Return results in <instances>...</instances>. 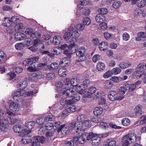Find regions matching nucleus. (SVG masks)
Here are the masks:
<instances>
[{
    "instance_id": "obj_11",
    "label": "nucleus",
    "mask_w": 146,
    "mask_h": 146,
    "mask_svg": "<svg viewBox=\"0 0 146 146\" xmlns=\"http://www.w3.org/2000/svg\"><path fill=\"white\" fill-rule=\"evenodd\" d=\"M84 133L86 135V141L90 140V141H91L92 140V139L96 137V136L97 135V134L94 133L92 132H87L86 130L84 131Z\"/></svg>"
},
{
    "instance_id": "obj_38",
    "label": "nucleus",
    "mask_w": 146,
    "mask_h": 146,
    "mask_svg": "<svg viewBox=\"0 0 146 146\" xmlns=\"http://www.w3.org/2000/svg\"><path fill=\"white\" fill-rule=\"evenodd\" d=\"M23 91L19 89L15 92H13V95L14 98L15 97H19L24 95L25 94L24 92H22Z\"/></svg>"
},
{
    "instance_id": "obj_46",
    "label": "nucleus",
    "mask_w": 146,
    "mask_h": 146,
    "mask_svg": "<svg viewBox=\"0 0 146 146\" xmlns=\"http://www.w3.org/2000/svg\"><path fill=\"white\" fill-rule=\"evenodd\" d=\"M58 64L56 62H52L49 65L50 70L57 69L58 68Z\"/></svg>"
},
{
    "instance_id": "obj_61",
    "label": "nucleus",
    "mask_w": 146,
    "mask_h": 146,
    "mask_svg": "<svg viewBox=\"0 0 146 146\" xmlns=\"http://www.w3.org/2000/svg\"><path fill=\"white\" fill-rule=\"evenodd\" d=\"M142 13V11L139 8H136L134 11V16H139Z\"/></svg>"
},
{
    "instance_id": "obj_9",
    "label": "nucleus",
    "mask_w": 146,
    "mask_h": 146,
    "mask_svg": "<svg viewBox=\"0 0 146 146\" xmlns=\"http://www.w3.org/2000/svg\"><path fill=\"white\" fill-rule=\"evenodd\" d=\"M53 124V129L54 130H56L58 132L62 130L64 131V130L65 129V124L60 125V123L59 121H54Z\"/></svg>"
},
{
    "instance_id": "obj_23",
    "label": "nucleus",
    "mask_w": 146,
    "mask_h": 146,
    "mask_svg": "<svg viewBox=\"0 0 146 146\" xmlns=\"http://www.w3.org/2000/svg\"><path fill=\"white\" fill-rule=\"evenodd\" d=\"M66 67H61L59 69L58 71V74L60 77H64L66 75Z\"/></svg>"
},
{
    "instance_id": "obj_21",
    "label": "nucleus",
    "mask_w": 146,
    "mask_h": 146,
    "mask_svg": "<svg viewBox=\"0 0 146 146\" xmlns=\"http://www.w3.org/2000/svg\"><path fill=\"white\" fill-rule=\"evenodd\" d=\"M13 130L15 132L17 133H20L22 135H23L24 133H23V129H21V126L19 125H15L14 126L13 128Z\"/></svg>"
},
{
    "instance_id": "obj_35",
    "label": "nucleus",
    "mask_w": 146,
    "mask_h": 146,
    "mask_svg": "<svg viewBox=\"0 0 146 146\" xmlns=\"http://www.w3.org/2000/svg\"><path fill=\"white\" fill-rule=\"evenodd\" d=\"M75 82H77V81L74 78L71 79L70 80V82L67 84L66 85V86L65 88H66L67 87H68L69 88H71V90H72V88L73 87L76 86H77V84H74V83Z\"/></svg>"
},
{
    "instance_id": "obj_36",
    "label": "nucleus",
    "mask_w": 146,
    "mask_h": 146,
    "mask_svg": "<svg viewBox=\"0 0 146 146\" xmlns=\"http://www.w3.org/2000/svg\"><path fill=\"white\" fill-rule=\"evenodd\" d=\"M43 76L41 72L35 71L33 75V77L35 79H38L42 78Z\"/></svg>"
},
{
    "instance_id": "obj_29",
    "label": "nucleus",
    "mask_w": 146,
    "mask_h": 146,
    "mask_svg": "<svg viewBox=\"0 0 146 146\" xmlns=\"http://www.w3.org/2000/svg\"><path fill=\"white\" fill-rule=\"evenodd\" d=\"M76 122L75 121H73L70 123L67 126L68 128L65 127V129L64 130L65 132L64 133H66V131L73 129L76 126Z\"/></svg>"
},
{
    "instance_id": "obj_52",
    "label": "nucleus",
    "mask_w": 146,
    "mask_h": 146,
    "mask_svg": "<svg viewBox=\"0 0 146 146\" xmlns=\"http://www.w3.org/2000/svg\"><path fill=\"white\" fill-rule=\"evenodd\" d=\"M15 46L16 49L19 50L23 49L24 47V44L21 42L16 44Z\"/></svg>"
},
{
    "instance_id": "obj_45",
    "label": "nucleus",
    "mask_w": 146,
    "mask_h": 146,
    "mask_svg": "<svg viewBox=\"0 0 146 146\" xmlns=\"http://www.w3.org/2000/svg\"><path fill=\"white\" fill-rule=\"evenodd\" d=\"M54 121H50L46 123L45 124L46 129L50 130L52 127L53 128Z\"/></svg>"
},
{
    "instance_id": "obj_53",
    "label": "nucleus",
    "mask_w": 146,
    "mask_h": 146,
    "mask_svg": "<svg viewBox=\"0 0 146 146\" xmlns=\"http://www.w3.org/2000/svg\"><path fill=\"white\" fill-rule=\"evenodd\" d=\"M146 4L144 0H139L137 2V5L139 7L142 8L144 7Z\"/></svg>"
},
{
    "instance_id": "obj_62",
    "label": "nucleus",
    "mask_w": 146,
    "mask_h": 146,
    "mask_svg": "<svg viewBox=\"0 0 146 146\" xmlns=\"http://www.w3.org/2000/svg\"><path fill=\"white\" fill-rule=\"evenodd\" d=\"M92 121L93 122L95 123H98L102 122V118L100 117H96L95 118H93L92 119Z\"/></svg>"
},
{
    "instance_id": "obj_7",
    "label": "nucleus",
    "mask_w": 146,
    "mask_h": 146,
    "mask_svg": "<svg viewBox=\"0 0 146 146\" xmlns=\"http://www.w3.org/2000/svg\"><path fill=\"white\" fill-rule=\"evenodd\" d=\"M35 124V123L34 121H29L26 123L25 126L27 128L22 131L24 133L23 135L25 136L30 133L31 130L34 127Z\"/></svg>"
},
{
    "instance_id": "obj_39",
    "label": "nucleus",
    "mask_w": 146,
    "mask_h": 146,
    "mask_svg": "<svg viewBox=\"0 0 146 146\" xmlns=\"http://www.w3.org/2000/svg\"><path fill=\"white\" fill-rule=\"evenodd\" d=\"M41 36V35L40 33L36 31L33 32L32 35H31V37L33 39L34 38H40Z\"/></svg>"
},
{
    "instance_id": "obj_55",
    "label": "nucleus",
    "mask_w": 146,
    "mask_h": 146,
    "mask_svg": "<svg viewBox=\"0 0 146 146\" xmlns=\"http://www.w3.org/2000/svg\"><path fill=\"white\" fill-rule=\"evenodd\" d=\"M24 40L25 44L28 46H30L33 43V41L30 38H25Z\"/></svg>"
},
{
    "instance_id": "obj_56",
    "label": "nucleus",
    "mask_w": 146,
    "mask_h": 146,
    "mask_svg": "<svg viewBox=\"0 0 146 146\" xmlns=\"http://www.w3.org/2000/svg\"><path fill=\"white\" fill-rule=\"evenodd\" d=\"M83 123L84 125L87 128H90L92 125L91 122L89 120H86Z\"/></svg>"
},
{
    "instance_id": "obj_60",
    "label": "nucleus",
    "mask_w": 146,
    "mask_h": 146,
    "mask_svg": "<svg viewBox=\"0 0 146 146\" xmlns=\"http://www.w3.org/2000/svg\"><path fill=\"white\" fill-rule=\"evenodd\" d=\"M55 77V75L53 73H49L46 74V78L48 80H52Z\"/></svg>"
},
{
    "instance_id": "obj_20",
    "label": "nucleus",
    "mask_w": 146,
    "mask_h": 146,
    "mask_svg": "<svg viewBox=\"0 0 146 146\" xmlns=\"http://www.w3.org/2000/svg\"><path fill=\"white\" fill-rule=\"evenodd\" d=\"M108 43L107 42L105 41H102L99 43V48L100 50L102 51H105L108 48Z\"/></svg>"
},
{
    "instance_id": "obj_30",
    "label": "nucleus",
    "mask_w": 146,
    "mask_h": 146,
    "mask_svg": "<svg viewBox=\"0 0 146 146\" xmlns=\"http://www.w3.org/2000/svg\"><path fill=\"white\" fill-rule=\"evenodd\" d=\"M62 38L60 36H55L53 39V42L56 45L60 44L62 42Z\"/></svg>"
},
{
    "instance_id": "obj_34",
    "label": "nucleus",
    "mask_w": 146,
    "mask_h": 146,
    "mask_svg": "<svg viewBox=\"0 0 146 146\" xmlns=\"http://www.w3.org/2000/svg\"><path fill=\"white\" fill-rule=\"evenodd\" d=\"M105 67V64L102 62H100L98 63L96 66L97 69L99 71H100L104 70Z\"/></svg>"
},
{
    "instance_id": "obj_13",
    "label": "nucleus",
    "mask_w": 146,
    "mask_h": 146,
    "mask_svg": "<svg viewBox=\"0 0 146 146\" xmlns=\"http://www.w3.org/2000/svg\"><path fill=\"white\" fill-rule=\"evenodd\" d=\"M19 105L18 104H16L14 102H11L10 104L9 108L12 111H17L19 110Z\"/></svg>"
},
{
    "instance_id": "obj_4",
    "label": "nucleus",
    "mask_w": 146,
    "mask_h": 146,
    "mask_svg": "<svg viewBox=\"0 0 146 146\" xmlns=\"http://www.w3.org/2000/svg\"><path fill=\"white\" fill-rule=\"evenodd\" d=\"M75 49H74L76 50V54L78 58L79 61H83L85 60L86 58L85 54L86 49L84 48L83 49L82 48L76 50Z\"/></svg>"
},
{
    "instance_id": "obj_8",
    "label": "nucleus",
    "mask_w": 146,
    "mask_h": 146,
    "mask_svg": "<svg viewBox=\"0 0 146 146\" xmlns=\"http://www.w3.org/2000/svg\"><path fill=\"white\" fill-rule=\"evenodd\" d=\"M74 38H72L70 40L69 42L70 43V44L69 46H68L66 44L62 45L60 47V48L63 50L68 49L69 50H73L74 49L76 48V45L74 43Z\"/></svg>"
},
{
    "instance_id": "obj_40",
    "label": "nucleus",
    "mask_w": 146,
    "mask_h": 146,
    "mask_svg": "<svg viewBox=\"0 0 146 146\" xmlns=\"http://www.w3.org/2000/svg\"><path fill=\"white\" fill-rule=\"evenodd\" d=\"M5 120L7 122L8 125V124H14L15 123L16 121L15 119L14 118L9 117L5 119Z\"/></svg>"
},
{
    "instance_id": "obj_42",
    "label": "nucleus",
    "mask_w": 146,
    "mask_h": 146,
    "mask_svg": "<svg viewBox=\"0 0 146 146\" xmlns=\"http://www.w3.org/2000/svg\"><path fill=\"white\" fill-rule=\"evenodd\" d=\"M90 82V81L88 79H86L83 81L82 84H81L82 86L84 87L83 88L86 90V89L88 87Z\"/></svg>"
},
{
    "instance_id": "obj_64",
    "label": "nucleus",
    "mask_w": 146,
    "mask_h": 146,
    "mask_svg": "<svg viewBox=\"0 0 146 146\" xmlns=\"http://www.w3.org/2000/svg\"><path fill=\"white\" fill-rule=\"evenodd\" d=\"M92 42L94 46H96L99 44V40L97 38L95 37L93 38Z\"/></svg>"
},
{
    "instance_id": "obj_43",
    "label": "nucleus",
    "mask_w": 146,
    "mask_h": 146,
    "mask_svg": "<svg viewBox=\"0 0 146 146\" xmlns=\"http://www.w3.org/2000/svg\"><path fill=\"white\" fill-rule=\"evenodd\" d=\"M106 143H107L110 146H116V142L115 141L112 139H107Z\"/></svg>"
},
{
    "instance_id": "obj_33",
    "label": "nucleus",
    "mask_w": 146,
    "mask_h": 146,
    "mask_svg": "<svg viewBox=\"0 0 146 146\" xmlns=\"http://www.w3.org/2000/svg\"><path fill=\"white\" fill-rule=\"evenodd\" d=\"M125 87H126V88H127V90H129L130 91H133L136 88L135 85L133 84H129L126 83H125Z\"/></svg>"
},
{
    "instance_id": "obj_24",
    "label": "nucleus",
    "mask_w": 146,
    "mask_h": 146,
    "mask_svg": "<svg viewBox=\"0 0 146 146\" xmlns=\"http://www.w3.org/2000/svg\"><path fill=\"white\" fill-rule=\"evenodd\" d=\"M125 85V83L123 84V86H121L120 87L119 89V93H118L119 94V96H122L123 98H124V96H123L125 93V92L127 90V88H126Z\"/></svg>"
},
{
    "instance_id": "obj_3",
    "label": "nucleus",
    "mask_w": 146,
    "mask_h": 146,
    "mask_svg": "<svg viewBox=\"0 0 146 146\" xmlns=\"http://www.w3.org/2000/svg\"><path fill=\"white\" fill-rule=\"evenodd\" d=\"M38 56H34L27 58L23 61V64L25 66H30L31 65L35 66V63H38Z\"/></svg>"
},
{
    "instance_id": "obj_44",
    "label": "nucleus",
    "mask_w": 146,
    "mask_h": 146,
    "mask_svg": "<svg viewBox=\"0 0 146 146\" xmlns=\"http://www.w3.org/2000/svg\"><path fill=\"white\" fill-rule=\"evenodd\" d=\"M86 116L84 114H82L79 115L77 117V120L78 122H83L86 118Z\"/></svg>"
},
{
    "instance_id": "obj_25",
    "label": "nucleus",
    "mask_w": 146,
    "mask_h": 146,
    "mask_svg": "<svg viewBox=\"0 0 146 146\" xmlns=\"http://www.w3.org/2000/svg\"><path fill=\"white\" fill-rule=\"evenodd\" d=\"M103 108L100 107L96 108L93 111L94 114L96 116H99L103 113Z\"/></svg>"
},
{
    "instance_id": "obj_51",
    "label": "nucleus",
    "mask_w": 146,
    "mask_h": 146,
    "mask_svg": "<svg viewBox=\"0 0 146 146\" xmlns=\"http://www.w3.org/2000/svg\"><path fill=\"white\" fill-rule=\"evenodd\" d=\"M91 22V20L89 17H87L83 19V23L85 25H89Z\"/></svg>"
},
{
    "instance_id": "obj_59",
    "label": "nucleus",
    "mask_w": 146,
    "mask_h": 146,
    "mask_svg": "<svg viewBox=\"0 0 146 146\" xmlns=\"http://www.w3.org/2000/svg\"><path fill=\"white\" fill-rule=\"evenodd\" d=\"M121 3L119 1L114 2L112 5L113 7L115 9H117L120 7Z\"/></svg>"
},
{
    "instance_id": "obj_12",
    "label": "nucleus",
    "mask_w": 146,
    "mask_h": 146,
    "mask_svg": "<svg viewBox=\"0 0 146 146\" xmlns=\"http://www.w3.org/2000/svg\"><path fill=\"white\" fill-rule=\"evenodd\" d=\"M134 109L135 112L134 115H133V117H137L139 116V117H140V115H141L142 113L141 111V108L140 107V105H138L135 107V108Z\"/></svg>"
},
{
    "instance_id": "obj_27",
    "label": "nucleus",
    "mask_w": 146,
    "mask_h": 146,
    "mask_svg": "<svg viewBox=\"0 0 146 146\" xmlns=\"http://www.w3.org/2000/svg\"><path fill=\"white\" fill-rule=\"evenodd\" d=\"M28 85L27 82L25 81H22L20 82L17 85L19 88H20V90L23 91V89L26 88Z\"/></svg>"
},
{
    "instance_id": "obj_1",
    "label": "nucleus",
    "mask_w": 146,
    "mask_h": 146,
    "mask_svg": "<svg viewBox=\"0 0 146 146\" xmlns=\"http://www.w3.org/2000/svg\"><path fill=\"white\" fill-rule=\"evenodd\" d=\"M61 92L63 97L65 98L72 97L75 101V102L80 99V97L79 95L78 94H75V92L71 90V88L68 87L61 89Z\"/></svg>"
},
{
    "instance_id": "obj_14",
    "label": "nucleus",
    "mask_w": 146,
    "mask_h": 146,
    "mask_svg": "<svg viewBox=\"0 0 146 146\" xmlns=\"http://www.w3.org/2000/svg\"><path fill=\"white\" fill-rule=\"evenodd\" d=\"M26 37V35L20 32H17L15 33V38L17 40H21Z\"/></svg>"
},
{
    "instance_id": "obj_22",
    "label": "nucleus",
    "mask_w": 146,
    "mask_h": 146,
    "mask_svg": "<svg viewBox=\"0 0 146 146\" xmlns=\"http://www.w3.org/2000/svg\"><path fill=\"white\" fill-rule=\"evenodd\" d=\"M33 138H34V141L39 142L40 144V143H44L46 141V138L43 136H37L33 137Z\"/></svg>"
},
{
    "instance_id": "obj_2",
    "label": "nucleus",
    "mask_w": 146,
    "mask_h": 146,
    "mask_svg": "<svg viewBox=\"0 0 146 146\" xmlns=\"http://www.w3.org/2000/svg\"><path fill=\"white\" fill-rule=\"evenodd\" d=\"M136 141V135L134 133L128 134L124 136L121 140L122 146H128L129 144L134 143Z\"/></svg>"
},
{
    "instance_id": "obj_17",
    "label": "nucleus",
    "mask_w": 146,
    "mask_h": 146,
    "mask_svg": "<svg viewBox=\"0 0 146 146\" xmlns=\"http://www.w3.org/2000/svg\"><path fill=\"white\" fill-rule=\"evenodd\" d=\"M95 19L97 22L100 23L105 21L106 17L104 15H102L101 14H98L96 16Z\"/></svg>"
},
{
    "instance_id": "obj_50",
    "label": "nucleus",
    "mask_w": 146,
    "mask_h": 146,
    "mask_svg": "<svg viewBox=\"0 0 146 146\" xmlns=\"http://www.w3.org/2000/svg\"><path fill=\"white\" fill-rule=\"evenodd\" d=\"M36 123L40 125L41 127L42 126L44 122H45L44 118L43 117H41L38 118L36 120Z\"/></svg>"
},
{
    "instance_id": "obj_26",
    "label": "nucleus",
    "mask_w": 146,
    "mask_h": 146,
    "mask_svg": "<svg viewBox=\"0 0 146 146\" xmlns=\"http://www.w3.org/2000/svg\"><path fill=\"white\" fill-rule=\"evenodd\" d=\"M96 137L95 138L92 139V140L91 141H90V142L93 145L96 146L99 145L101 140V138L100 137H99L97 135L96 136Z\"/></svg>"
},
{
    "instance_id": "obj_32",
    "label": "nucleus",
    "mask_w": 146,
    "mask_h": 146,
    "mask_svg": "<svg viewBox=\"0 0 146 146\" xmlns=\"http://www.w3.org/2000/svg\"><path fill=\"white\" fill-rule=\"evenodd\" d=\"M73 35V33H71L70 32H65L63 35V37L64 38V39L66 40H68L70 38H72L71 39H72V38H74V40L75 41V40H75V39L73 37H72V36Z\"/></svg>"
},
{
    "instance_id": "obj_31",
    "label": "nucleus",
    "mask_w": 146,
    "mask_h": 146,
    "mask_svg": "<svg viewBox=\"0 0 146 146\" xmlns=\"http://www.w3.org/2000/svg\"><path fill=\"white\" fill-rule=\"evenodd\" d=\"M145 67L144 66V63L142 62L138 64L137 68V70L145 73Z\"/></svg>"
},
{
    "instance_id": "obj_28",
    "label": "nucleus",
    "mask_w": 146,
    "mask_h": 146,
    "mask_svg": "<svg viewBox=\"0 0 146 146\" xmlns=\"http://www.w3.org/2000/svg\"><path fill=\"white\" fill-rule=\"evenodd\" d=\"M131 65V63L129 62L123 61L120 62L119 66L120 68L124 69L128 68Z\"/></svg>"
},
{
    "instance_id": "obj_16",
    "label": "nucleus",
    "mask_w": 146,
    "mask_h": 146,
    "mask_svg": "<svg viewBox=\"0 0 146 146\" xmlns=\"http://www.w3.org/2000/svg\"><path fill=\"white\" fill-rule=\"evenodd\" d=\"M114 85V82L110 80H106L104 83V85L106 89H110Z\"/></svg>"
},
{
    "instance_id": "obj_41",
    "label": "nucleus",
    "mask_w": 146,
    "mask_h": 146,
    "mask_svg": "<svg viewBox=\"0 0 146 146\" xmlns=\"http://www.w3.org/2000/svg\"><path fill=\"white\" fill-rule=\"evenodd\" d=\"M7 55L4 52L0 51V62H3L6 58Z\"/></svg>"
},
{
    "instance_id": "obj_57",
    "label": "nucleus",
    "mask_w": 146,
    "mask_h": 146,
    "mask_svg": "<svg viewBox=\"0 0 146 146\" xmlns=\"http://www.w3.org/2000/svg\"><path fill=\"white\" fill-rule=\"evenodd\" d=\"M61 89L60 90V97L64 99L60 101V103L61 105L64 106L66 104H67V102H66L67 100L66 99V98H63L62 97V95L61 93Z\"/></svg>"
},
{
    "instance_id": "obj_47",
    "label": "nucleus",
    "mask_w": 146,
    "mask_h": 146,
    "mask_svg": "<svg viewBox=\"0 0 146 146\" xmlns=\"http://www.w3.org/2000/svg\"><path fill=\"white\" fill-rule=\"evenodd\" d=\"M130 120L127 118H125L123 119L122 121V123L124 126H127L129 125Z\"/></svg>"
},
{
    "instance_id": "obj_10",
    "label": "nucleus",
    "mask_w": 146,
    "mask_h": 146,
    "mask_svg": "<svg viewBox=\"0 0 146 146\" xmlns=\"http://www.w3.org/2000/svg\"><path fill=\"white\" fill-rule=\"evenodd\" d=\"M70 57H64L60 59L59 62V64L62 67H64L67 66L68 65L70 62L69 60Z\"/></svg>"
},
{
    "instance_id": "obj_5",
    "label": "nucleus",
    "mask_w": 146,
    "mask_h": 146,
    "mask_svg": "<svg viewBox=\"0 0 146 146\" xmlns=\"http://www.w3.org/2000/svg\"><path fill=\"white\" fill-rule=\"evenodd\" d=\"M119 94L115 91H111L108 94V97L110 100L112 101L122 100L123 98V97L122 96H119Z\"/></svg>"
},
{
    "instance_id": "obj_58",
    "label": "nucleus",
    "mask_w": 146,
    "mask_h": 146,
    "mask_svg": "<svg viewBox=\"0 0 146 146\" xmlns=\"http://www.w3.org/2000/svg\"><path fill=\"white\" fill-rule=\"evenodd\" d=\"M110 80L113 82H115L116 83H118L121 80V77H118L116 76H113L111 78Z\"/></svg>"
},
{
    "instance_id": "obj_48",
    "label": "nucleus",
    "mask_w": 146,
    "mask_h": 146,
    "mask_svg": "<svg viewBox=\"0 0 146 146\" xmlns=\"http://www.w3.org/2000/svg\"><path fill=\"white\" fill-rule=\"evenodd\" d=\"M16 75L15 74L14 72H11L7 74V76L8 78V79L11 80L14 78Z\"/></svg>"
},
{
    "instance_id": "obj_6",
    "label": "nucleus",
    "mask_w": 146,
    "mask_h": 146,
    "mask_svg": "<svg viewBox=\"0 0 146 146\" xmlns=\"http://www.w3.org/2000/svg\"><path fill=\"white\" fill-rule=\"evenodd\" d=\"M77 127V130L74 133L75 134L77 135H78V136H80L78 139V143L83 144L86 141V135H85L84 133L82 134L80 132V131H81V129H82V127Z\"/></svg>"
},
{
    "instance_id": "obj_49",
    "label": "nucleus",
    "mask_w": 146,
    "mask_h": 146,
    "mask_svg": "<svg viewBox=\"0 0 146 146\" xmlns=\"http://www.w3.org/2000/svg\"><path fill=\"white\" fill-rule=\"evenodd\" d=\"M55 132V131L54 130H49V131L46 132L45 133L46 136L48 138L50 137L53 136Z\"/></svg>"
},
{
    "instance_id": "obj_37",
    "label": "nucleus",
    "mask_w": 146,
    "mask_h": 146,
    "mask_svg": "<svg viewBox=\"0 0 146 146\" xmlns=\"http://www.w3.org/2000/svg\"><path fill=\"white\" fill-rule=\"evenodd\" d=\"M66 108L69 113L75 112L76 109V106L74 105H68Z\"/></svg>"
},
{
    "instance_id": "obj_63",
    "label": "nucleus",
    "mask_w": 146,
    "mask_h": 146,
    "mask_svg": "<svg viewBox=\"0 0 146 146\" xmlns=\"http://www.w3.org/2000/svg\"><path fill=\"white\" fill-rule=\"evenodd\" d=\"M109 124L110 127L112 128L120 129L121 128L120 126H117L113 122H110L109 123Z\"/></svg>"
},
{
    "instance_id": "obj_54",
    "label": "nucleus",
    "mask_w": 146,
    "mask_h": 146,
    "mask_svg": "<svg viewBox=\"0 0 146 146\" xmlns=\"http://www.w3.org/2000/svg\"><path fill=\"white\" fill-rule=\"evenodd\" d=\"M64 146H73L74 143L72 140H65L64 142Z\"/></svg>"
},
{
    "instance_id": "obj_19",
    "label": "nucleus",
    "mask_w": 146,
    "mask_h": 146,
    "mask_svg": "<svg viewBox=\"0 0 146 146\" xmlns=\"http://www.w3.org/2000/svg\"><path fill=\"white\" fill-rule=\"evenodd\" d=\"M8 125L4 120L3 122L0 123V129L2 131L6 132L8 130Z\"/></svg>"
},
{
    "instance_id": "obj_15",
    "label": "nucleus",
    "mask_w": 146,
    "mask_h": 146,
    "mask_svg": "<svg viewBox=\"0 0 146 146\" xmlns=\"http://www.w3.org/2000/svg\"><path fill=\"white\" fill-rule=\"evenodd\" d=\"M145 74L141 72L138 70L135 71L133 74V78L134 79H139L141 78L142 76Z\"/></svg>"
},
{
    "instance_id": "obj_18",
    "label": "nucleus",
    "mask_w": 146,
    "mask_h": 146,
    "mask_svg": "<svg viewBox=\"0 0 146 146\" xmlns=\"http://www.w3.org/2000/svg\"><path fill=\"white\" fill-rule=\"evenodd\" d=\"M75 87V90L78 94L82 95L86 92V90L83 88L84 87L82 86L81 84L79 86H78L77 84V86Z\"/></svg>"
}]
</instances>
